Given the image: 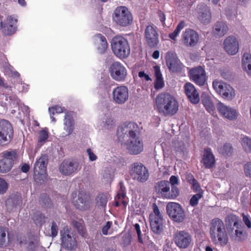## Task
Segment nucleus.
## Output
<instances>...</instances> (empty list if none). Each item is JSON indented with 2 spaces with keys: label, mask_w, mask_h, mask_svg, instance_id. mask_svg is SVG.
Here are the masks:
<instances>
[{
  "label": "nucleus",
  "mask_w": 251,
  "mask_h": 251,
  "mask_svg": "<svg viewBox=\"0 0 251 251\" xmlns=\"http://www.w3.org/2000/svg\"><path fill=\"white\" fill-rule=\"evenodd\" d=\"M140 131L138 125L134 122H125L118 128L117 134L120 141L126 137L127 141L122 144L131 155H137L143 151L144 145L142 140L138 136Z\"/></svg>",
  "instance_id": "f257e3e1"
},
{
  "label": "nucleus",
  "mask_w": 251,
  "mask_h": 251,
  "mask_svg": "<svg viewBox=\"0 0 251 251\" xmlns=\"http://www.w3.org/2000/svg\"><path fill=\"white\" fill-rule=\"evenodd\" d=\"M178 108L176 98L168 93H159L155 99L154 108L162 116H174L178 112Z\"/></svg>",
  "instance_id": "f03ea898"
},
{
  "label": "nucleus",
  "mask_w": 251,
  "mask_h": 251,
  "mask_svg": "<svg viewBox=\"0 0 251 251\" xmlns=\"http://www.w3.org/2000/svg\"><path fill=\"white\" fill-rule=\"evenodd\" d=\"M209 232L211 239L215 244L225 246L227 243L228 237L225 224L221 219L216 218L212 220Z\"/></svg>",
  "instance_id": "7ed1b4c3"
},
{
  "label": "nucleus",
  "mask_w": 251,
  "mask_h": 251,
  "mask_svg": "<svg viewBox=\"0 0 251 251\" xmlns=\"http://www.w3.org/2000/svg\"><path fill=\"white\" fill-rule=\"evenodd\" d=\"M226 227L231 236H235V239L241 241L243 239L244 226L239 217L234 214L228 215L226 219Z\"/></svg>",
  "instance_id": "20e7f679"
},
{
  "label": "nucleus",
  "mask_w": 251,
  "mask_h": 251,
  "mask_svg": "<svg viewBox=\"0 0 251 251\" xmlns=\"http://www.w3.org/2000/svg\"><path fill=\"white\" fill-rule=\"evenodd\" d=\"M111 49L113 53L120 59L127 58L130 53V46L127 40L120 35L112 38Z\"/></svg>",
  "instance_id": "39448f33"
},
{
  "label": "nucleus",
  "mask_w": 251,
  "mask_h": 251,
  "mask_svg": "<svg viewBox=\"0 0 251 251\" xmlns=\"http://www.w3.org/2000/svg\"><path fill=\"white\" fill-rule=\"evenodd\" d=\"M155 189L157 193L163 199L174 200L179 195L178 188L173 187L170 189V183L167 180H161L158 182Z\"/></svg>",
  "instance_id": "423d86ee"
},
{
  "label": "nucleus",
  "mask_w": 251,
  "mask_h": 251,
  "mask_svg": "<svg viewBox=\"0 0 251 251\" xmlns=\"http://www.w3.org/2000/svg\"><path fill=\"white\" fill-rule=\"evenodd\" d=\"M48 156L42 155L36 161L34 166V179L36 183L42 184L47 178V165Z\"/></svg>",
  "instance_id": "0eeeda50"
},
{
  "label": "nucleus",
  "mask_w": 251,
  "mask_h": 251,
  "mask_svg": "<svg viewBox=\"0 0 251 251\" xmlns=\"http://www.w3.org/2000/svg\"><path fill=\"white\" fill-rule=\"evenodd\" d=\"M61 246L63 249L73 251L76 249L77 242L76 238L73 236L71 228L66 226L60 231Z\"/></svg>",
  "instance_id": "6e6552de"
},
{
  "label": "nucleus",
  "mask_w": 251,
  "mask_h": 251,
  "mask_svg": "<svg viewBox=\"0 0 251 251\" xmlns=\"http://www.w3.org/2000/svg\"><path fill=\"white\" fill-rule=\"evenodd\" d=\"M0 157L2 158L0 159V173H8L12 169L18 157L17 151L16 150L4 151L0 153Z\"/></svg>",
  "instance_id": "1a4fd4ad"
},
{
  "label": "nucleus",
  "mask_w": 251,
  "mask_h": 251,
  "mask_svg": "<svg viewBox=\"0 0 251 251\" xmlns=\"http://www.w3.org/2000/svg\"><path fill=\"white\" fill-rule=\"evenodd\" d=\"M153 212L150 214L149 220L152 232L160 234L163 230V218L158 207L155 203L152 205Z\"/></svg>",
  "instance_id": "9d476101"
},
{
  "label": "nucleus",
  "mask_w": 251,
  "mask_h": 251,
  "mask_svg": "<svg viewBox=\"0 0 251 251\" xmlns=\"http://www.w3.org/2000/svg\"><path fill=\"white\" fill-rule=\"evenodd\" d=\"M113 18L118 25L122 26H126L132 22V15L125 6L117 7L114 12Z\"/></svg>",
  "instance_id": "9b49d317"
},
{
  "label": "nucleus",
  "mask_w": 251,
  "mask_h": 251,
  "mask_svg": "<svg viewBox=\"0 0 251 251\" xmlns=\"http://www.w3.org/2000/svg\"><path fill=\"white\" fill-rule=\"evenodd\" d=\"M129 174L133 180L140 182H146L149 177L148 170L139 162L134 163L131 165Z\"/></svg>",
  "instance_id": "f8f14e48"
},
{
  "label": "nucleus",
  "mask_w": 251,
  "mask_h": 251,
  "mask_svg": "<svg viewBox=\"0 0 251 251\" xmlns=\"http://www.w3.org/2000/svg\"><path fill=\"white\" fill-rule=\"evenodd\" d=\"M13 127L7 120H0V146L9 143L13 139Z\"/></svg>",
  "instance_id": "ddd939ff"
},
{
  "label": "nucleus",
  "mask_w": 251,
  "mask_h": 251,
  "mask_svg": "<svg viewBox=\"0 0 251 251\" xmlns=\"http://www.w3.org/2000/svg\"><path fill=\"white\" fill-rule=\"evenodd\" d=\"M166 211L170 218L175 222L181 223L185 218L184 211L178 203L169 202L166 206Z\"/></svg>",
  "instance_id": "4468645a"
},
{
  "label": "nucleus",
  "mask_w": 251,
  "mask_h": 251,
  "mask_svg": "<svg viewBox=\"0 0 251 251\" xmlns=\"http://www.w3.org/2000/svg\"><path fill=\"white\" fill-rule=\"evenodd\" d=\"M109 72L114 80L119 82L125 81L127 75L126 69L119 62L112 63L109 68Z\"/></svg>",
  "instance_id": "2eb2a0df"
},
{
  "label": "nucleus",
  "mask_w": 251,
  "mask_h": 251,
  "mask_svg": "<svg viewBox=\"0 0 251 251\" xmlns=\"http://www.w3.org/2000/svg\"><path fill=\"white\" fill-rule=\"evenodd\" d=\"M144 38L146 43L150 48H156L159 43V34L156 27L153 25L147 26L145 30Z\"/></svg>",
  "instance_id": "dca6fc26"
},
{
  "label": "nucleus",
  "mask_w": 251,
  "mask_h": 251,
  "mask_svg": "<svg viewBox=\"0 0 251 251\" xmlns=\"http://www.w3.org/2000/svg\"><path fill=\"white\" fill-rule=\"evenodd\" d=\"M212 85L214 89L224 99L230 100L234 98L235 92L230 85L215 80Z\"/></svg>",
  "instance_id": "f3484780"
},
{
  "label": "nucleus",
  "mask_w": 251,
  "mask_h": 251,
  "mask_svg": "<svg viewBox=\"0 0 251 251\" xmlns=\"http://www.w3.org/2000/svg\"><path fill=\"white\" fill-rule=\"evenodd\" d=\"M174 241L176 246L179 249L187 248L192 242V237L187 231L177 230L174 234Z\"/></svg>",
  "instance_id": "a211bd4d"
},
{
  "label": "nucleus",
  "mask_w": 251,
  "mask_h": 251,
  "mask_svg": "<svg viewBox=\"0 0 251 251\" xmlns=\"http://www.w3.org/2000/svg\"><path fill=\"white\" fill-rule=\"evenodd\" d=\"M190 79L199 86H203L206 81L205 69L201 66L195 67L188 72Z\"/></svg>",
  "instance_id": "6ab92c4d"
},
{
  "label": "nucleus",
  "mask_w": 251,
  "mask_h": 251,
  "mask_svg": "<svg viewBox=\"0 0 251 251\" xmlns=\"http://www.w3.org/2000/svg\"><path fill=\"white\" fill-rule=\"evenodd\" d=\"M166 62L170 71L173 73H181L184 68L176 53L172 51L166 53Z\"/></svg>",
  "instance_id": "aec40b11"
},
{
  "label": "nucleus",
  "mask_w": 251,
  "mask_h": 251,
  "mask_svg": "<svg viewBox=\"0 0 251 251\" xmlns=\"http://www.w3.org/2000/svg\"><path fill=\"white\" fill-rule=\"evenodd\" d=\"M72 202L76 209L81 211L88 210L90 207V197L89 194L83 190L78 191L77 198L74 199Z\"/></svg>",
  "instance_id": "412c9836"
},
{
  "label": "nucleus",
  "mask_w": 251,
  "mask_h": 251,
  "mask_svg": "<svg viewBox=\"0 0 251 251\" xmlns=\"http://www.w3.org/2000/svg\"><path fill=\"white\" fill-rule=\"evenodd\" d=\"M2 17L0 16V28L3 29V32L5 35H10L14 34L17 30L18 20L13 16H8L6 20L2 22Z\"/></svg>",
  "instance_id": "4be33fe9"
},
{
  "label": "nucleus",
  "mask_w": 251,
  "mask_h": 251,
  "mask_svg": "<svg viewBox=\"0 0 251 251\" xmlns=\"http://www.w3.org/2000/svg\"><path fill=\"white\" fill-rule=\"evenodd\" d=\"M112 95L113 100L116 103L124 104L128 99V89L126 86L121 85L113 89Z\"/></svg>",
  "instance_id": "5701e85b"
},
{
  "label": "nucleus",
  "mask_w": 251,
  "mask_h": 251,
  "mask_svg": "<svg viewBox=\"0 0 251 251\" xmlns=\"http://www.w3.org/2000/svg\"><path fill=\"white\" fill-rule=\"evenodd\" d=\"M199 40V35L195 30L187 28L182 34V41L187 47H194L197 45Z\"/></svg>",
  "instance_id": "b1692460"
},
{
  "label": "nucleus",
  "mask_w": 251,
  "mask_h": 251,
  "mask_svg": "<svg viewBox=\"0 0 251 251\" xmlns=\"http://www.w3.org/2000/svg\"><path fill=\"white\" fill-rule=\"evenodd\" d=\"M78 167V162L72 159H65L60 164L59 170L63 175L68 176L75 173Z\"/></svg>",
  "instance_id": "393cba45"
},
{
  "label": "nucleus",
  "mask_w": 251,
  "mask_h": 251,
  "mask_svg": "<svg viewBox=\"0 0 251 251\" xmlns=\"http://www.w3.org/2000/svg\"><path fill=\"white\" fill-rule=\"evenodd\" d=\"M184 89L186 95L191 103L197 104L199 102V94L193 84L187 82L184 86Z\"/></svg>",
  "instance_id": "a878e982"
},
{
  "label": "nucleus",
  "mask_w": 251,
  "mask_h": 251,
  "mask_svg": "<svg viewBox=\"0 0 251 251\" xmlns=\"http://www.w3.org/2000/svg\"><path fill=\"white\" fill-rule=\"evenodd\" d=\"M216 106L219 112L225 118L230 120H233L237 118V113L235 109L226 106L221 102H219Z\"/></svg>",
  "instance_id": "bb28decb"
},
{
  "label": "nucleus",
  "mask_w": 251,
  "mask_h": 251,
  "mask_svg": "<svg viewBox=\"0 0 251 251\" xmlns=\"http://www.w3.org/2000/svg\"><path fill=\"white\" fill-rule=\"evenodd\" d=\"M224 48L228 54H235L239 49L238 42L236 38L233 36L227 37L224 41Z\"/></svg>",
  "instance_id": "cd10ccee"
},
{
  "label": "nucleus",
  "mask_w": 251,
  "mask_h": 251,
  "mask_svg": "<svg viewBox=\"0 0 251 251\" xmlns=\"http://www.w3.org/2000/svg\"><path fill=\"white\" fill-rule=\"evenodd\" d=\"M74 112L67 111L65 112L64 119V129L67 132V135H71L74 130L75 121Z\"/></svg>",
  "instance_id": "c85d7f7f"
},
{
  "label": "nucleus",
  "mask_w": 251,
  "mask_h": 251,
  "mask_svg": "<svg viewBox=\"0 0 251 251\" xmlns=\"http://www.w3.org/2000/svg\"><path fill=\"white\" fill-rule=\"evenodd\" d=\"M94 41L99 52L100 54L105 53L108 47L106 38L101 34H97L94 36Z\"/></svg>",
  "instance_id": "c756f323"
},
{
  "label": "nucleus",
  "mask_w": 251,
  "mask_h": 251,
  "mask_svg": "<svg viewBox=\"0 0 251 251\" xmlns=\"http://www.w3.org/2000/svg\"><path fill=\"white\" fill-rule=\"evenodd\" d=\"M201 163L206 169H211L215 164V157L210 149L204 150Z\"/></svg>",
  "instance_id": "7c9ffc66"
},
{
  "label": "nucleus",
  "mask_w": 251,
  "mask_h": 251,
  "mask_svg": "<svg viewBox=\"0 0 251 251\" xmlns=\"http://www.w3.org/2000/svg\"><path fill=\"white\" fill-rule=\"evenodd\" d=\"M228 30V27L226 24L223 22H217L213 29V33L218 37L224 36Z\"/></svg>",
  "instance_id": "2f4dec72"
},
{
  "label": "nucleus",
  "mask_w": 251,
  "mask_h": 251,
  "mask_svg": "<svg viewBox=\"0 0 251 251\" xmlns=\"http://www.w3.org/2000/svg\"><path fill=\"white\" fill-rule=\"evenodd\" d=\"M242 66L243 70L251 75V54L249 53H245L242 57Z\"/></svg>",
  "instance_id": "473e14b6"
},
{
  "label": "nucleus",
  "mask_w": 251,
  "mask_h": 251,
  "mask_svg": "<svg viewBox=\"0 0 251 251\" xmlns=\"http://www.w3.org/2000/svg\"><path fill=\"white\" fill-rule=\"evenodd\" d=\"M155 72V80L154 82V88L156 89H160L164 87V83L160 72V68L158 66L154 67Z\"/></svg>",
  "instance_id": "72a5a7b5"
},
{
  "label": "nucleus",
  "mask_w": 251,
  "mask_h": 251,
  "mask_svg": "<svg viewBox=\"0 0 251 251\" xmlns=\"http://www.w3.org/2000/svg\"><path fill=\"white\" fill-rule=\"evenodd\" d=\"M211 18V14L210 9L208 8H205L201 11L199 12L198 19L201 23L208 24L210 22Z\"/></svg>",
  "instance_id": "f704fd0d"
},
{
  "label": "nucleus",
  "mask_w": 251,
  "mask_h": 251,
  "mask_svg": "<svg viewBox=\"0 0 251 251\" xmlns=\"http://www.w3.org/2000/svg\"><path fill=\"white\" fill-rule=\"evenodd\" d=\"M126 192H125V190L123 189L122 186L121 185L120 190L119 191L117 195L115 198V206H119L120 205L121 203H122L124 205V206H126L127 202L124 200L126 197Z\"/></svg>",
  "instance_id": "c9c22d12"
},
{
  "label": "nucleus",
  "mask_w": 251,
  "mask_h": 251,
  "mask_svg": "<svg viewBox=\"0 0 251 251\" xmlns=\"http://www.w3.org/2000/svg\"><path fill=\"white\" fill-rule=\"evenodd\" d=\"M219 153L225 157L230 156L233 152V148L229 143H226L223 147L218 149Z\"/></svg>",
  "instance_id": "e433bc0d"
},
{
  "label": "nucleus",
  "mask_w": 251,
  "mask_h": 251,
  "mask_svg": "<svg viewBox=\"0 0 251 251\" xmlns=\"http://www.w3.org/2000/svg\"><path fill=\"white\" fill-rule=\"evenodd\" d=\"M202 102L203 106L209 113H212L214 112L215 108L209 97H203L202 99Z\"/></svg>",
  "instance_id": "4c0bfd02"
},
{
  "label": "nucleus",
  "mask_w": 251,
  "mask_h": 251,
  "mask_svg": "<svg viewBox=\"0 0 251 251\" xmlns=\"http://www.w3.org/2000/svg\"><path fill=\"white\" fill-rule=\"evenodd\" d=\"M72 225L75 228L78 233L82 236L85 237L86 235V229L84 227L83 222H79L77 221H73L72 222Z\"/></svg>",
  "instance_id": "58836bf2"
},
{
  "label": "nucleus",
  "mask_w": 251,
  "mask_h": 251,
  "mask_svg": "<svg viewBox=\"0 0 251 251\" xmlns=\"http://www.w3.org/2000/svg\"><path fill=\"white\" fill-rule=\"evenodd\" d=\"M241 143L244 151L248 153L251 152V138L244 136L241 138Z\"/></svg>",
  "instance_id": "ea45409f"
},
{
  "label": "nucleus",
  "mask_w": 251,
  "mask_h": 251,
  "mask_svg": "<svg viewBox=\"0 0 251 251\" xmlns=\"http://www.w3.org/2000/svg\"><path fill=\"white\" fill-rule=\"evenodd\" d=\"M109 194L100 193L97 197V203L102 207H105L108 201Z\"/></svg>",
  "instance_id": "a19ab883"
},
{
  "label": "nucleus",
  "mask_w": 251,
  "mask_h": 251,
  "mask_svg": "<svg viewBox=\"0 0 251 251\" xmlns=\"http://www.w3.org/2000/svg\"><path fill=\"white\" fill-rule=\"evenodd\" d=\"M7 228L4 226H0V247L3 248L6 246Z\"/></svg>",
  "instance_id": "79ce46f5"
},
{
  "label": "nucleus",
  "mask_w": 251,
  "mask_h": 251,
  "mask_svg": "<svg viewBox=\"0 0 251 251\" xmlns=\"http://www.w3.org/2000/svg\"><path fill=\"white\" fill-rule=\"evenodd\" d=\"M33 220L37 225H42L45 222V217L40 212L34 213Z\"/></svg>",
  "instance_id": "37998d69"
},
{
  "label": "nucleus",
  "mask_w": 251,
  "mask_h": 251,
  "mask_svg": "<svg viewBox=\"0 0 251 251\" xmlns=\"http://www.w3.org/2000/svg\"><path fill=\"white\" fill-rule=\"evenodd\" d=\"M203 197L202 191L199 192V193L195 194L192 196L190 200V205L192 206H196L199 203V201Z\"/></svg>",
  "instance_id": "c03bdc74"
},
{
  "label": "nucleus",
  "mask_w": 251,
  "mask_h": 251,
  "mask_svg": "<svg viewBox=\"0 0 251 251\" xmlns=\"http://www.w3.org/2000/svg\"><path fill=\"white\" fill-rule=\"evenodd\" d=\"M58 229L57 223L54 221L52 222L50 226V236L52 238L55 237L57 235Z\"/></svg>",
  "instance_id": "a18cd8bd"
},
{
  "label": "nucleus",
  "mask_w": 251,
  "mask_h": 251,
  "mask_svg": "<svg viewBox=\"0 0 251 251\" xmlns=\"http://www.w3.org/2000/svg\"><path fill=\"white\" fill-rule=\"evenodd\" d=\"M49 137V133L47 129H42L39 133L38 142L42 143L46 141Z\"/></svg>",
  "instance_id": "49530a36"
},
{
  "label": "nucleus",
  "mask_w": 251,
  "mask_h": 251,
  "mask_svg": "<svg viewBox=\"0 0 251 251\" xmlns=\"http://www.w3.org/2000/svg\"><path fill=\"white\" fill-rule=\"evenodd\" d=\"M8 189V184L4 179L0 177V194L5 193Z\"/></svg>",
  "instance_id": "de8ad7c7"
},
{
  "label": "nucleus",
  "mask_w": 251,
  "mask_h": 251,
  "mask_svg": "<svg viewBox=\"0 0 251 251\" xmlns=\"http://www.w3.org/2000/svg\"><path fill=\"white\" fill-rule=\"evenodd\" d=\"M41 201L45 206H49L50 204V200L49 197L46 194L41 196Z\"/></svg>",
  "instance_id": "09e8293b"
},
{
  "label": "nucleus",
  "mask_w": 251,
  "mask_h": 251,
  "mask_svg": "<svg viewBox=\"0 0 251 251\" xmlns=\"http://www.w3.org/2000/svg\"><path fill=\"white\" fill-rule=\"evenodd\" d=\"M170 186L171 188H173V187L175 188H178L176 186L178 184V179L177 176H172L170 178L169 180Z\"/></svg>",
  "instance_id": "8fccbe9b"
},
{
  "label": "nucleus",
  "mask_w": 251,
  "mask_h": 251,
  "mask_svg": "<svg viewBox=\"0 0 251 251\" xmlns=\"http://www.w3.org/2000/svg\"><path fill=\"white\" fill-rule=\"evenodd\" d=\"M244 170L246 176L251 178V162L245 164Z\"/></svg>",
  "instance_id": "3c124183"
},
{
  "label": "nucleus",
  "mask_w": 251,
  "mask_h": 251,
  "mask_svg": "<svg viewBox=\"0 0 251 251\" xmlns=\"http://www.w3.org/2000/svg\"><path fill=\"white\" fill-rule=\"evenodd\" d=\"M242 216L243 217V221L245 225L248 228H251V221L250 216L245 215L244 213H242Z\"/></svg>",
  "instance_id": "603ef678"
},
{
  "label": "nucleus",
  "mask_w": 251,
  "mask_h": 251,
  "mask_svg": "<svg viewBox=\"0 0 251 251\" xmlns=\"http://www.w3.org/2000/svg\"><path fill=\"white\" fill-rule=\"evenodd\" d=\"M112 222L108 221L106 222V225L102 228V233L104 235H107L108 231L112 226Z\"/></svg>",
  "instance_id": "864d4df0"
},
{
  "label": "nucleus",
  "mask_w": 251,
  "mask_h": 251,
  "mask_svg": "<svg viewBox=\"0 0 251 251\" xmlns=\"http://www.w3.org/2000/svg\"><path fill=\"white\" fill-rule=\"evenodd\" d=\"M157 13L159 18V20L161 22L162 25L163 26L165 25L166 17L165 14L160 10H159L158 11Z\"/></svg>",
  "instance_id": "5fc2aeb1"
},
{
  "label": "nucleus",
  "mask_w": 251,
  "mask_h": 251,
  "mask_svg": "<svg viewBox=\"0 0 251 251\" xmlns=\"http://www.w3.org/2000/svg\"><path fill=\"white\" fill-rule=\"evenodd\" d=\"M176 151H184L185 150V145L182 142H178L177 145L176 144Z\"/></svg>",
  "instance_id": "6e6d98bb"
},
{
  "label": "nucleus",
  "mask_w": 251,
  "mask_h": 251,
  "mask_svg": "<svg viewBox=\"0 0 251 251\" xmlns=\"http://www.w3.org/2000/svg\"><path fill=\"white\" fill-rule=\"evenodd\" d=\"M185 23L184 21L180 22L178 25H177L174 31V32H176L178 35L179 34L180 31L184 27Z\"/></svg>",
  "instance_id": "4d7b16f0"
},
{
  "label": "nucleus",
  "mask_w": 251,
  "mask_h": 251,
  "mask_svg": "<svg viewBox=\"0 0 251 251\" xmlns=\"http://www.w3.org/2000/svg\"><path fill=\"white\" fill-rule=\"evenodd\" d=\"M191 184L192 185L193 189L195 192L199 191V192H201L202 191L200 185L197 180L195 181V182H193Z\"/></svg>",
  "instance_id": "13d9d810"
},
{
  "label": "nucleus",
  "mask_w": 251,
  "mask_h": 251,
  "mask_svg": "<svg viewBox=\"0 0 251 251\" xmlns=\"http://www.w3.org/2000/svg\"><path fill=\"white\" fill-rule=\"evenodd\" d=\"M87 152L89 155V159L91 161H95L97 159V156L92 151L91 149L89 148L87 150Z\"/></svg>",
  "instance_id": "bf43d9fd"
},
{
  "label": "nucleus",
  "mask_w": 251,
  "mask_h": 251,
  "mask_svg": "<svg viewBox=\"0 0 251 251\" xmlns=\"http://www.w3.org/2000/svg\"><path fill=\"white\" fill-rule=\"evenodd\" d=\"M138 76L141 78H144L146 81L151 80V78L150 77L149 75L145 74L144 71L139 72L138 73Z\"/></svg>",
  "instance_id": "052dcab7"
},
{
  "label": "nucleus",
  "mask_w": 251,
  "mask_h": 251,
  "mask_svg": "<svg viewBox=\"0 0 251 251\" xmlns=\"http://www.w3.org/2000/svg\"><path fill=\"white\" fill-rule=\"evenodd\" d=\"M186 179L190 184H191L193 182H195V181L196 180V179L194 177L193 175L190 173L187 175Z\"/></svg>",
  "instance_id": "680f3d73"
},
{
  "label": "nucleus",
  "mask_w": 251,
  "mask_h": 251,
  "mask_svg": "<svg viewBox=\"0 0 251 251\" xmlns=\"http://www.w3.org/2000/svg\"><path fill=\"white\" fill-rule=\"evenodd\" d=\"M55 110H56V113H61L65 111V109L64 107H62L59 105H55L53 106Z\"/></svg>",
  "instance_id": "e2e57ef3"
},
{
  "label": "nucleus",
  "mask_w": 251,
  "mask_h": 251,
  "mask_svg": "<svg viewBox=\"0 0 251 251\" xmlns=\"http://www.w3.org/2000/svg\"><path fill=\"white\" fill-rule=\"evenodd\" d=\"M17 240L19 242V244L22 245L25 241V237L22 234H18L17 235Z\"/></svg>",
  "instance_id": "0e129e2a"
},
{
  "label": "nucleus",
  "mask_w": 251,
  "mask_h": 251,
  "mask_svg": "<svg viewBox=\"0 0 251 251\" xmlns=\"http://www.w3.org/2000/svg\"><path fill=\"white\" fill-rule=\"evenodd\" d=\"M29 170V166L27 164H24L21 167V170L24 173H27Z\"/></svg>",
  "instance_id": "69168bd1"
},
{
  "label": "nucleus",
  "mask_w": 251,
  "mask_h": 251,
  "mask_svg": "<svg viewBox=\"0 0 251 251\" xmlns=\"http://www.w3.org/2000/svg\"><path fill=\"white\" fill-rule=\"evenodd\" d=\"M152 57L155 59H158L159 57V51L157 50H155L152 54Z\"/></svg>",
  "instance_id": "338daca9"
},
{
  "label": "nucleus",
  "mask_w": 251,
  "mask_h": 251,
  "mask_svg": "<svg viewBox=\"0 0 251 251\" xmlns=\"http://www.w3.org/2000/svg\"><path fill=\"white\" fill-rule=\"evenodd\" d=\"M178 35L176 33V32H172L171 33H170L169 34V37L172 40H176V37L178 36Z\"/></svg>",
  "instance_id": "774afa93"
}]
</instances>
